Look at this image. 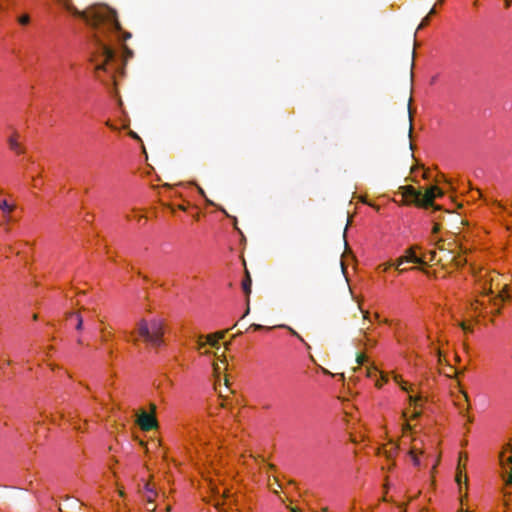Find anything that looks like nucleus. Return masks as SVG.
<instances>
[{
    "instance_id": "nucleus-41",
    "label": "nucleus",
    "mask_w": 512,
    "mask_h": 512,
    "mask_svg": "<svg viewBox=\"0 0 512 512\" xmlns=\"http://www.w3.org/2000/svg\"><path fill=\"white\" fill-rule=\"evenodd\" d=\"M508 448H509V449L511 450V452H512V446L508 445Z\"/></svg>"
},
{
    "instance_id": "nucleus-4",
    "label": "nucleus",
    "mask_w": 512,
    "mask_h": 512,
    "mask_svg": "<svg viewBox=\"0 0 512 512\" xmlns=\"http://www.w3.org/2000/svg\"><path fill=\"white\" fill-rule=\"evenodd\" d=\"M226 333L227 330H223L208 334L206 336L200 335L194 341V348L197 350L206 349L205 352H209V349L220 350L222 347L227 350L229 343L224 341Z\"/></svg>"
},
{
    "instance_id": "nucleus-5",
    "label": "nucleus",
    "mask_w": 512,
    "mask_h": 512,
    "mask_svg": "<svg viewBox=\"0 0 512 512\" xmlns=\"http://www.w3.org/2000/svg\"><path fill=\"white\" fill-rule=\"evenodd\" d=\"M443 191L438 186H431L424 193L417 191L415 188L409 186L406 189L405 196L410 197L419 204L428 207L433 204V201L441 197Z\"/></svg>"
},
{
    "instance_id": "nucleus-35",
    "label": "nucleus",
    "mask_w": 512,
    "mask_h": 512,
    "mask_svg": "<svg viewBox=\"0 0 512 512\" xmlns=\"http://www.w3.org/2000/svg\"><path fill=\"white\" fill-rule=\"evenodd\" d=\"M464 398H465V401H468V396H467V394H464Z\"/></svg>"
},
{
    "instance_id": "nucleus-11",
    "label": "nucleus",
    "mask_w": 512,
    "mask_h": 512,
    "mask_svg": "<svg viewBox=\"0 0 512 512\" xmlns=\"http://www.w3.org/2000/svg\"><path fill=\"white\" fill-rule=\"evenodd\" d=\"M143 496L146 499V501L148 502V504L153 505V503L155 501V497L157 496V493H156L154 487L150 483H146L144 485V495ZM147 509L149 511H154L155 506H152V507L147 506Z\"/></svg>"
},
{
    "instance_id": "nucleus-2",
    "label": "nucleus",
    "mask_w": 512,
    "mask_h": 512,
    "mask_svg": "<svg viewBox=\"0 0 512 512\" xmlns=\"http://www.w3.org/2000/svg\"><path fill=\"white\" fill-rule=\"evenodd\" d=\"M65 328L73 333L79 344H84L94 336L99 327L92 313L82 309L66 315Z\"/></svg>"
},
{
    "instance_id": "nucleus-1",
    "label": "nucleus",
    "mask_w": 512,
    "mask_h": 512,
    "mask_svg": "<svg viewBox=\"0 0 512 512\" xmlns=\"http://www.w3.org/2000/svg\"><path fill=\"white\" fill-rule=\"evenodd\" d=\"M474 290L480 298L466 303L452 314V325L464 335L472 334L477 318L485 313H498L501 303L512 298V293L503 276L496 271L480 269L474 276Z\"/></svg>"
},
{
    "instance_id": "nucleus-42",
    "label": "nucleus",
    "mask_w": 512,
    "mask_h": 512,
    "mask_svg": "<svg viewBox=\"0 0 512 512\" xmlns=\"http://www.w3.org/2000/svg\"><path fill=\"white\" fill-rule=\"evenodd\" d=\"M461 512H463V511H461Z\"/></svg>"
},
{
    "instance_id": "nucleus-19",
    "label": "nucleus",
    "mask_w": 512,
    "mask_h": 512,
    "mask_svg": "<svg viewBox=\"0 0 512 512\" xmlns=\"http://www.w3.org/2000/svg\"><path fill=\"white\" fill-rule=\"evenodd\" d=\"M394 380L401 386V389L404 391H408V388L406 386V383L400 380V377L398 375H394Z\"/></svg>"
},
{
    "instance_id": "nucleus-28",
    "label": "nucleus",
    "mask_w": 512,
    "mask_h": 512,
    "mask_svg": "<svg viewBox=\"0 0 512 512\" xmlns=\"http://www.w3.org/2000/svg\"><path fill=\"white\" fill-rule=\"evenodd\" d=\"M456 481L458 484L461 483V472H458L457 476H456Z\"/></svg>"
},
{
    "instance_id": "nucleus-3",
    "label": "nucleus",
    "mask_w": 512,
    "mask_h": 512,
    "mask_svg": "<svg viewBox=\"0 0 512 512\" xmlns=\"http://www.w3.org/2000/svg\"><path fill=\"white\" fill-rule=\"evenodd\" d=\"M135 333L153 347H160L165 333L164 320L160 317H152L149 320L141 319L137 323Z\"/></svg>"
},
{
    "instance_id": "nucleus-23",
    "label": "nucleus",
    "mask_w": 512,
    "mask_h": 512,
    "mask_svg": "<svg viewBox=\"0 0 512 512\" xmlns=\"http://www.w3.org/2000/svg\"><path fill=\"white\" fill-rule=\"evenodd\" d=\"M440 230V225L438 223H434L432 227V234L436 235Z\"/></svg>"
},
{
    "instance_id": "nucleus-36",
    "label": "nucleus",
    "mask_w": 512,
    "mask_h": 512,
    "mask_svg": "<svg viewBox=\"0 0 512 512\" xmlns=\"http://www.w3.org/2000/svg\"><path fill=\"white\" fill-rule=\"evenodd\" d=\"M269 468L270 469H274V465L273 464H269Z\"/></svg>"
},
{
    "instance_id": "nucleus-32",
    "label": "nucleus",
    "mask_w": 512,
    "mask_h": 512,
    "mask_svg": "<svg viewBox=\"0 0 512 512\" xmlns=\"http://www.w3.org/2000/svg\"><path fill=\"white\" fill-rule=\"evenodd\" d=\"M155 409H156V406L154 404H151V410L155 411Z\"/></svg>"
},
{
    "instance_id": "nucleus-33",
    "label": "nucleus",
    "mask_w": 512,
    "mask_h": 512,
    "mask_svg": "<svg viewBox=\"0 0 512 512\" xmlns=\"http://www.w3.org/2000/svg\"><path fill=\"white\" fill-rule=\"evenodd\" d=\"M170 510H171V507H170V506H167V507H166V512H170Z\"/></svg>"
},
{
    "instance_id": "nucleus-14",
    "label": "nucleus",
    "mask_w": 512,
    "mask_h": 512,
    "mask_svg": "<svg viewBox=\"0 0 512 512\" xmlns=\"http://www.w3.org/2000/svg\"><path fill=\"white\" fill-rule=\"evenodd\" d=\"M251 285H252L251 277H250L248 271H246V276L242 280V289L246 296H249L251 293Z\"/></svg>"
},
{
    "instance_id": "nucleus-22",
    "label": "nucleus",
    "mask_w": 512,
    "mask_h": 512,
    "mask_svg": "<svg viewBox=\"0 0 512 512\" xmlns=\"http://www.w3.org/2000/svg\"><path fill=\"white\" fill-rule=\"evenodd\" d=\"M421 400V397H414L412 395L409 396V402L411 405L417 406V402Z\"/></svg>"
},
{
    "instance_id": "nucleus-30",
    "label": "nucleus",
    "mask_w": 512,
    "mask_h": 512,
    "mask_svg": "<svg viewBox=\"0 0 512 512\" xmlns=\"http://www.w3.org/2000/svg\"><path fill=\"white\" fill-rule=\"evenodd\" d=\"M419 415H420V412H418V411H415L413 414L414 417H418Z\"/></svg>"
},
{
    "instance_id": "nucleus-7",
    "label": "nucleus",
    "mask_w": 512,
    "mask_h": 512,
    "mask_svg": "<svg viewBox=\"0 0 512 512\" xmlns=\"http://www.w3.org/2000/svg\"><path fill=\"white\" fill-rule=\"evenodd\" d=\"M403 256L406 258L407 263L424 264V263H427V261L436 260V252L435 251H430L429 257L427 259V257L425 255L418 256V254L416 253V248H414V247L408 249Z\"/></svg>"
},
{
    "instance_id": "nucleus-13",
    "label": "nucleus",
    "mask_w": 512,
    "mask_h": 512,
    "mask_svg": "<svg viewBox=\"0 0 512 512\" xmlns=\"http://www.w3.org/2000/svg\"><path fill=\"white\" fill-rule=\"evenodd\" d=\"M15 205L9 203L6 199L0 200V212L6 221H9L10 214L13 212Z\"/></svg>"
},
{
    "instance_id": "nucleus-15",
    "label": "nucleus",
    "mask_w": 512,
    "mask_h": 512,
    "mask_svg": "<svg viewBox=\"0 0 512 512\" xmlns=\"http://www.w3.org/2000/svg\"><path fill=\"white\" fill-rule=\"evenodd\" d=\"M407 263V260L404 256H401L399 257L393 264V266L396 268V270L399 272V273H403L405 272L407 269L406 268H402V266Z\"/></svg>"
},
{
    "instance_id": "nucleus-24",
    "label": "nucleus",
    "mask_w": 512,
    "mask_h": 512,
    "mask_svg": "<svg viewBox=\"0 0 512 512\" xmlns=\"http://www.w3.org/2000/svg\"><path fill=\"white\" fill-rule=\"evenodd\" d=\"M507 485H512V469L508 473V478L505 480Z\"/></svg>"
},
{
    "instance_id": "nucleus-39",
    "label": "nucleus",
    "mask_w": 512,
    "mask_h": 512,
    "mask_svg": "<svg viewBox=\"0 0 512 512\" xmlns=\"http://www.w3.org/2000/svg\"><path fill=\"white\" fill-rule=\"evenodd\" d=\"M33 319L36 320L37 319V314H34L33 315Z\"/></svg>"
},
{
    "instance_id": "nucleus-26",
    "label": "nucleus",
    "mask_w": 512,
    "mask_h": 512,
    "mask_svg": "<svg viewBox=\"0 0 512 512\" xmlns=\"http://www.w3.org/2000/svg\"><path fill=\"white\" fill-rule=\"evenodd\" d=\"M365 338L367 340V343H365V349L372 348L371 340L365 335Z\"/></svg>"
},
{
    "instance_id": "nucleus-16",
    "label": "nucleus",
    "mask_w": 512,
    "mask_h": 512,
    "mask_svg": "<svg viewBox=\"0 0 512 512\" xmlns=\"http://www.w3.org/2000/svg\"><path fill=\"white\" fill-rule=\"evenodd\" d=\"M393 264L391 262L381 263L376 267L378 272H387Z\"/></svg>"
},
{
    "instance_id": "nucleus-6",
    "label": "nucleus",
    "mask_w": 512,
    "mask_h": 512,
    "mask_svg": "<svg viewBox=\"0 0 512 512\" xmlns=\"http://www.w3.org/2000/svg\"><path fill=\"white\" fill-rule=\"evenodd\" d=\"M355 362L358 370L369 378L376 377L379 373L377 367L368 363L366 354H356Z\"/></svg>"
},
{
    "instance_id": "nucleus-31",
    "label": "nucleus",
    "mask_w": 512,
    "mask_h": 512,
    "mask_svg": "<svg viewBox=\"0 0 512 512\" xmlns=\"http://www.w3.org/2000/svg\"><path fill=\"white\" fill-rule=\"evenodd\" d=\"M292 512H299L298 508H290Z\"/></svg>"
},
{
    "instance_id": "nucleus-10",
    "label": "nucleus",
    "mask_w": 512,
    "mask_h": 512,
    "mask_svg": "<svg viewBox=\"0 0 512 512\" xmlns=\"http://www.w3.org/2000/svg\"><path fill=\"white\" fill-rule=\"evenodd\" d=\"M448 355H449V354H442V353H439V354H438V360H439V363H440L441 365H442V361H443V360L445 361V363H446V364H445V366H446L447 370H446V369H444V368H441V371H442L443 373H445L447 376L451 377V376H452L451 372L456 373V370L454 369V367H453V365L450 363V361L447 359V357H446V356H448ZM450 355L453 357V360H454L455 362H458V361H459V356H458V354H450Z\"/></svg>"
},
{
    "instance_id": "nucleus-40",
    "label": "nucleus",
    "mask_w": 512,
    "mask_h": 512,
    "mask_svg": "<svg viewBox=\"0 0 512 512\" xmlns=\"http://www.w3.org/2000/svg\"><path fill=\"white\" fill-rule=\"evenodd\" d=\"M381 378L386 381V378L384 375L381 374Z\"/></svg>"
},
{
    "instance_id": "nucleus-21",
    "label": "nucleus",
    "mask_w": 512,
    "mask_h": 512,
    "mask_svg": "<svg viewBox=\"0 0 512 512\" xmlns=\"http://www.w3.org/2000/svg\"><path fill=\"white\" fill-rule=\"evenodd\" d=\"M500 460H501L502 466L504 467L505 466V460H504L503 453L500 455ZM506 462L509 463V464L512 463V455H510L509 457L506 458Z\"/></svg>"
},
{
    "instance_id": "nucleus-18",
    "label": "nucleus",
    "mask_w": 512,
    "mask_h": 512,
    "mask_svg": "<svg viewBox=\"0 0 512 512\" xmlns=\"http://www.w3.org/2000/svg\"><path fill=\"white\" fill-rule=\"evenodd\" d=\"M18 22H19V24H20V25H23V26L28 25V24H29V22H30V17H29V15H27V14L21 15V16L18 18Z\"/></svg>"
},
{
    "instance_id": "nucleus-25",
    "label": "nucleus",
    "mask_w": 512,
    "mask_h": 512,
    "mask_svg": "<svg viewBox=\"0 0 512 512\" xmlns=\"http://www.w3.org/2000/svg\"><path fill=\"white\" fill-rule=\"evenodd\" d=\"M428 22H429V16L425 17V18L422 20V22H421V24L419 25L418 29H420V28L424 27L425 25H427V24H428Z\"/></svg>"
},
{
    "instance_id": "nucleus-27",
    "label": "nucleus",
    "mask_w": 512,
    "mask_h": 512,
    "mask_svg": "<svg viewBox=\"0 0 512 512\" xmlns=\"http://www.w3.org/2000/svg\"><path fill=\"white\" fill-rule=\"evenodd\" d=\"M106 125H107L110 129H113V130H116V129H117V127H116V126H114L110 121H107V122H106Z\"/></svg>"
},
{
    "instance_id": "nucleus-12",
    "label": "nucleus",
    "mask_w": 512,
    "mask_h": 512,
    "mask_svg": "<svg viewBox=\"0 0 512 512\" xmlns=\"http://www.w3.org/2000/svg\"><path fill=\"white\" fill-rule=\"evenodd\" d=\"M19 139L20 136L17 132L12 133L8 139L10 149L14 151L16 154L23 153V148L19 142Z\"/></svg>"
},
{
    "instance_id": "nucleus-34",
    "label": "nucleus",
    "mask_w": 512,
    "mask_h": 512,
    "mask_svg": "<svg viewBox=\"0 0 512 512\" xmlns=\"http://www.w3.org/2000/svg\"><path fill=\"white\" fill-rule=\"evenodd\" d=\"M376 386H381V384L379 383V380L376 381Z\"/></svg>"
},
{
    "instance_id": "nucleus-37",
    "label": "nucleus",
    "mask_w": 512,
    "mask_h": 512,
    "mask_svg": "<svg viewBox=\"0 0 512 512\" xmlns=\"http://www.w3.org/2000/svg\"><path fill=\"white\" fill-rule=\"evenodd\" d=\"M506 6H507V7H508V6H510V2H509V0H507V1H506Z\"/></svg>"
},
{
    "instance_id": "nucleus-20",
    "label": "nucleus",
    "mask_w": 512,
    "mask_h": 512,
    "mask_svg": "<svg viewBox=\"0 0 512 512\" xmlns=\"http://www.w3.org/2000/svg\"><path fill=\"white\" fill-rule=\"evenodd\" d=\"M410 455L412 457V461H413L414 465L418 466L420 464V461H419L418 456L415 454V449H412L410 451Z\"/></svg>"
},
{
    "instance_id": "nucleus-38",
    "label": "nucleus",
    "mask_w": 512,
    "mask_h": 512,
    "mask_svg": "<svg viewBox=\"0 0 512 512\" xmlns=\"http://www.w3.org/2000/svg\"><path fill=\"white\" fill-rule=\"evenodd\" d=\"M38 184H37V180L34 179V186L36 187Z\"/></svg>"
},
{
    "instance_id": "nucleus-29",
    "label": "nucleus",
    "mask_w": 512,
    "mask_h": 512,
    "mask_svg": "<svg viewBox=\"0 0 512 512\" xmlns=\"http://www.w3.org/2000/svg\"><path fill=\"white\" fill-rule=\"evenodd\" d=\"M368 314H369L368 311L364 312V319H369Z\"/></svg>"
},
{
    "instance_id": "nucleus-17",
    "label": "nucleus",
    "mask_w": 512,
    "mask_h": 512,
    "mask_svg": "<svg viewBox=\"0 0 512 512\" xmlns=\"http://www.w3.org/2000/svg\"><path fill=\"white\" fill-rule=\"evenodd\" d=\"M374 319H375L376 321H378V322H379V324H385V325H389V326H391V325H392V321H391V320H389V319H387V318H385V319H380V315H379L378 313H375V314H374Z\"/></svg>"
},
{
    "instance_id": "nucleus-9",
    "label": "nucleus",
    "mask_w": 512,
    "mask_h": 512,
    "mask_svg": "<svg viewBox=\"0 0 512 512\" xmlns=\"http://www.w3.org/2000/svg\"><path fill=\"white\" fill-rule=\"evenodd\" d=\"M225 355L226 354H220L212 363L215 378H218L220 374L227 369L228 361Z\"/></svg>"
},
{
    "instance_id": "nucleus-8",
    "label": "nucleus",
    "mask_w": 512,
    "mask_h": 512,
    "mask_svg": "<svg viewBox=\"0 0 512 512\" xmlns=\"http://www.w3.org/2000/svg\"><path fill=\"white\" fill-rule=\"evenodd\" d=\"M137 424L143 431H150L157 427V420L152 414L142 411L138 415Z\"/></svg>"
}]
</instances>
